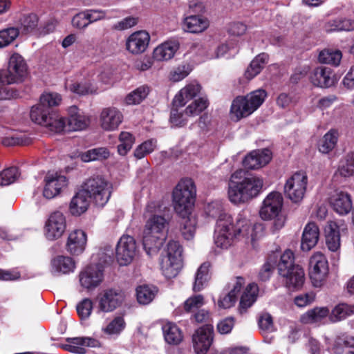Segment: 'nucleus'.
Returning a JSON list of instances; mask_svg holds the SVG:
<instances>
[{"mask_svg": "<svg viewBox=\"0 0 354 354\" xmlns=\"http://www.w3.org/2000/svg\"><path fill=\"white\" fill-rule=\"evenodd\" d=\"M221 211V205L218 202L209 204L206 209L209 216L218 217L214 231V243L218 248L227 249L235 240L250 239L253 242L258 238L257 231L261 230L262 227L261 225H252L247 209L241 211L235 221L230 215Z\"/></svg>", "mask_w": 354, "mask_h": 354, "instance_id": "f257e3e1", "label": "nucleus"}, {"mask_svg": "<svg viewBox=\"0 0 354 354\" xmlns=\"http://www.w3.org/2000/svg\"><path fill=\"white\" fill-rule=\"evenodd\" d=\"M159 209L158 202H149L144 214L145 217L149 215L143 234V247L148 255L156 253L166 239L168 222L163 216L156 214Z\"/></svg>", "mask_w": 354, "mask_h": 354, "instance_id": "f03ea898", "label": "nucleus"}, {"mask_svg": "<svg viewBox=\"0 0 354 354\" xmlns=\"http://www.w3.org/2000/svg\"><path fill=\"white\" fill-rule=\"evenodd\" d=\"M263 185L262 178L250 176L239 183H229L227 195L230 201L234 205L248 203L257 197Z\"/></svg>", "mask_w": 354, "mask_h": 354, "instance_id": "7ed1b4c3", "label": "nucleus"}, {"mask_svg": "<svg viewBox=\"0 0 354 354\" xmlns=\"http://www.w3.org/2000/svg\"><path fill=\"white\" fill-rule=\"evenodd\" d=\"M196 187L190 178L182 179L173 191L174 207L176 214L181 218L191 214L194 204Z\"/></svg>", "mask_w": 354, "mask_h": 354, "instance_id": "20e7f679", "label": "nucleus"}, {"mask_svg": "<svg viewBox=\"0 0 354 354\" xmlns=\"http://www.w3.org/2000/svg\"><path fill=\"white\" fill-rule=\"evenodd\" d=\"M294 254L286 250L281 256L278 263V272L283 278V283L289 289L299 288L304 282L303 268L294 263Z\"/></svg>", "mask_w": 354, "mask_h": 354, "instance_id": "39448f33", "label": "nucleus"}, {"mask_svg": "<svg viewBox=\"0 0 354 354\" xmlns=\"http://www.w3.org/2000/svg\"><path fill=\"white\" fill-rule=\"evenodd\" d=\"M266 95V92L264 90L258 89L245 97H236L231 105L232 118L239 120L251 115L263 104Z\"/></svg>", "mask_w": 354, "mask_h": 354, "instance_id": "423d86ee", "label": "nucleus"}, {"mask_svg": "<svg viewBox=\"0 0 354 354\" xmlns=\"http://www.w3.org/2000/svg\"><path fill=\"white\" fill-rule=\"evenodd\" d=\"M44 186L42 189V197L40 196L39 188L35 190L33 198L37 205H44L46 200H50L59 196L64 188L68 185V180L64 175L55 173H48L44 180Z\"/></svg>", "mask_w": 354, "mask_h": 354, "instance_id": "0eeeda50", "label": "nucleus"}, {"mask_svg": "<svg viewBox=\"0 0 354 354\" xmlns=\"http://www.w3.org/2000/svg\"><path fill=\"white\" fill-rule=\"evenodd\" d=\"M182 247L178 241H170L162 252L160 268L166 278L171 279L178 274L182 267Z\"/></svg>", "mask_w": 354, "mask_h": 354, "instance_id": "6e6552de", "label": "nucleus"}, {"mask_svg": "<svg viewBox=\"0 0 354 354\" xmlns=\"http://www.w3.org/2000/svg\"><path fill=\"white\" fill-rule=\"evenodd\" d=\"M283 198L281 193L272 192L264 198L259 211L263 220L274 219V227L279 230L284 225L285 218L281 215Z\"/></svg>", "mask_w": 354, "mask_h": 354, "instance_id": "1a4fd4ad", "label": "nucleus"}, {"mask_svg": "<svg viewBox=\"0 0 354 354\" xmlns=\"http://www.w3.org/2000/svg\"><path fill=\"white\" fill-rule=\"evenodd\" d=\"M88 198L93 200L99 207H103L109 201L111 196V185L101 176L92 177L88 179L81 188Z\"/></svg>", "mask_w": 354, "mask_h": 354, "instance_id": "9d476101", "label": "nucleus"}, {"mask_svg": "<svg viewBox=\"0 0 354 354\" xmlns=\"http://www.w3.org/2000/svg\"><path fill=\"white\" fill-rule=\"evenodd\" d=\"M30 116L35 123L45 126L53 131L61 132L64 127V121L62 117L40 103L32 107Z\"/></svg>", "mask_w": 354, "mask_h": 354, "instance_id": "9b49d317", "label": "nucleus"}, {"mask_svg": "<svg viewBox=\"0 0 354 354\" xmlns=\"http://www.w3.org/2000/svg\"><path fill=\"white\" fill-rule=\"evenodd\" d=\"M27 74V66L24 58L14 53L9 59L7 69L0 71V82L13 84L21 82Z\"/></svg>", "mask_w": 354, "mask_h": 354, "instance_id": "f8f14e48", "label": "nucleus"}, {"mask_svg": "<svg viewBox=\"0 0 354 354\" xmlns=\"http://www.w3.org/2000/svg\"><path fill=\"white\" fill-rule=\"evenodd\" d=\"M307 184L308 176L306 172H295L286 180L284 193L293 203H299L304 197Z\"/></svg>", "mask_w": 354, "mask_h": 354, "instance_id": "ddd939ff", "label": "nucleus"}, {"mask_svg": "<svg viewBox=\"0 0 354 354\" xmlns=\"http://www.w3.org/2000/svg\"><path fill=\"white\" fill-rule=\"evenodd\" d=\"M328 263L326 257L321 252L314 254L309 263V275L313 286L321 287L328 274Z\"/></svg>", "mask_w": 354, "mask_h": 354, "instance_id": "4468645a", "label": "nucleus"}, {"mask_svg": "<svg viewBox=\"0 0 354 354\" xmlns=\"http://www.w3.org/2000/svg\"><path fill=\"white\" fill-rule=\"evenodd\" d=\"M137 252L136 242L129 235H123L119 239L116 248L115 257L120 266H127L134 259Z\"/></svg>", "mask_w": 354, "mask_h": 354, "instance_id": "2eb2a0df", "label": "nucleus"}, {"mask_svg": "<svg viewBox=\"0 0 354 354\" xmlns=\"http://www.w3.org/2000/svg\"><path fill=\"white\" fill-rule=\"evenodd\" d=\"M214 341V327L205 324L195 330L192 335L193 348L196 354H205Z\"/></svg>", "mask_w": 354, "mask_h": 354, "instance_id": "dca6fc26", "label": "nucleus"}, {"mask_svg": "<svg viewBox=\"0 0 354 354\" xmlns=\"http://www.w3.org/2000/svg\"><path fill=\"white\" fill-rule=\"evenodd\" d=\"M66 228L64 214L55 211L50 214L44 226V235L48 240L54 241L60 238Z\"/></svg>", "mask_w": 354, "mask_h": 354, "instance_id": "f3484780", "label": "nucleus"}, {"mask_svg": "<svg viewBox=\"0 0 354 354\" xmlns=\"http://www.w3.org/2000/svg\"><path fill=\"white\" fill-rule=\"evenodd\" d=\"M125 297V293L119 288L106 289L99 297V308L103 312H111L122 305Z\"/></svg>", "mask_w": 354, "mask_h": 354, "instance_id": "a211bd4d", "label": "nucleus"}, {"mask_svg": "<svg viewBox=\"0 0 354 354\" xmlns=\"http://www.w3.org/2000/svg\"><path fill=\"white\" fill-rule=\"evenodd\" d=\"M342 221H330L326 228V244L328 249L334 252V259H338L341 245L340 231L346 230Z\"/></svg>", "mask_w": 354, "mask_h": 354, "instance_id": "6ab92c4d", "label": "nucleus"}, {"mask_svg": "<svg viewBox=\"0 0 354 354\" xmlns=\"http://www.w3.org/2000/svg\"><path fill=\"white\" fill-rule=\"evenodd\" d=\"M81 286L93 289L100 285L104 277V268L101 264H90L80 273Z\"/></svg>", "mask_w": 354, "mask_h": 354, "instance_id": "aec40b11", "label": "nucleus"}, {"mask_svg": "<svg viewBox=\"0 0 354 354\" xmlns=\"http://www.w3.org/2000/svg\"><path fill=\"white\" fill-rule=\"evenodd\" d=\"M76 268L75 260L68 256L58 255L53 258L50 272L53 276H62L74 272Z\"/></svg>", "mask_w": 354, "mask_h": 354, "instance_id": "412c9836", "label": "nucleus"}, {"mask_svg": "<svg viewBox=\"0 0 354 354\" xmlns=\"http://www.w3.org/2000/svg\"><path fill=\"white\" fill-rule=\"evenodd\" d=\"M68 113L67 124L66 123V120L62 117L64 121V127L61 131H76L86 129L88 124V119L76 106H70L68 109Z\"/></svg>", "mask_w": 354, "mask_h": 354, "instance_id": "4be33fe9", "label": "nucleus"}, {"mask_svg": "<svg viewBox=\"0 0 354 354\" xmlns=\"http://www.w3.org/2000/svg\"><path fill=\"white\" fill-rule=\"evenodd\" d=\"M272 159V152L268 149L250 152L243 160V165L248 169H258L266 165Z\"/></svg>", "mask_w": 354, "mask_h": 354, "instance_id": "5701e85b", "label": "nucleus"}, {"mask_svg": "<svg viewBox=\"0 0 354 354\" xmlns=\"http://www.w3.org/2000/svg\"><path fill=\"white\" fill-rule=\"evenodd\" d=\"M65 86L70 91L80 95L95 93L96 86L90 77H77L75 79H68Z\"/></svg>", "mask_w": 354, "mask_h": 354, "instance_id": "b1692460", "label": "nucleus"}, {"mask_svg": "<svg viewBox=\"0 0 354 354\" xmlns=\"http://www.w3.org/2000/svg\"><path fill=\"white\" fill-rule=\"evenodd\" d=\"M87 236L82 230H75L68 236L66 249L71 255H80L85 250Z\"/></svg>", "mask_w": 354, "mask_h": 354, "instance_id": "393cba45", "label": "nucleus"}, {"mask_svg": "<svg viewBox=\"0 0 354 354\" xmlns=\"http://www.w3.org/2000/svg\"><path fill=\"white\" fill-rule=\"evenodd\" d=\"M123 119L122 113L115 107L104 109L100 117L102 128L105 131H114L121 124Z\"/></svg>", "mask_w": 354, "mask_h": 354, "instance_id": "a878e982", "label": "nucleus"}, {"mask_svg": "<svg viewBox=\"0 0 354 354\" xmlns=\"http://www.w3.org/2000/svg\"><path fill=\"white\" fill-rule=\"evenodd\" d=\"M244 284V279L239 277L232 284V289L227 292H222L218 300V306L220 308H229L233 306L238 298L243 285Z\"/></svg>", "mask_w": 354, "mask_h": 354, "instance_id": "bb28decb", "label": "nucleus"}, {"mask_svg": "<svg viewBox=\"0 0 354 354\" xmlns=\"http://www.w3.org/2000/svg\"><path fill=\"white\" fill-rule=\"evenodd\" d=\"M309 78L310 82L317 87L329 88L334 84L333 70L326 66L315 68Z\"/></svg>", "mask_w": 354, "mask_h": 354, "instance_id": "cd10ccee", "label": "nucleus"}, {"mask_svg": "<svg viewBox=\"0 0 354 354\" xmlns=\"http://www.w3.org/2000/svg\"><path fill=\"white\" fill-rule=\"evenodd\" d=\"M67 342L69 344L62 345V348L76 354H84L86 349L84 346L97 347L100 344L97 339L88 337L68 338Z\"/></svg>", "mask_w": 354, "mask_h": 354, "instance_id": "c85d7f7f", "label": "nucleus"}, {"mask_svg": "<svg viewBox=\"0 0 354 354\" xmlns=\"http://www.w3.org/2000/svg\"><path fill=\"white\" fill-rule=\"evenodd\" d=\"M150 40V37L146 31H138L131 34L127 40V49L133 54L144 52Z\"/></svg>", "mask_w": 354, "mask_h": 354, "instance_id": "c756f323", "label": "nucleus"}, {"mask_svg": "<svg viewBox=\"0 0 354 354\" xmlns=\"http://www.w3.org/2000/svg\"><path fill=\"white\" fill-rule=\"evenodd\" d=\"M333 210L339 215L348 214L353 207L351 196L344 192H337L330 198Z\"/></svg>", "mask_w": 354, "mask_h": 354, "instance_id": "7c9ffc66", "label": "nucleus"}, {"mask_svg": "<svg viewBox=\"0 0 354 354\" xmlns=\"http://www.w3.org/2000/svg\"><path fill=\"white\" fill-rule=\"evenodd\" d=\"M319 237V229L314 222L308 223L304 227L301 243V249L308 252L317 243Z\"/></svg>", "mask_w": 354, "mask_h": 354, "instance_id": "2f4dec72", "label": "nucleus"}, {"mask_svg": "<svg viewBox=\"0 0 354 354\" xmlns=\"http://www.w3.org/2000/svg\"><path fill=\"white\" fill-rule=\"evenodd\" d=\"M201 90V86L197 82H192L183 88L175 96L173 106L182 107L195 97Z\"/></svg>", "mask_w": 354, "mask_h": 354, "instance_id": "473e14b6", "label": "nucleus"}, {"mask_svg": "<svg viewBox=\"0 0 354 354\" xmlns=\"http://www.w3.org/2000/svg\"><path fill=\"white\" fill-rule=\"evenodd\" d=\"M22 33L32 34L36 36L40 35L39 28V18L36 14H22L17 22Z\"/></svg>", "mask_w": 354, "mask_h": 354, "instance_id": "72a5a7b5", "label": "nucleus"}, {"mask_svg": "<svg viewBox=\"0 0 354 354\" xmlns=\"http://www.w3.org/2000/svg\"><path fill=\"white\" fill-rule=\"evenodd\" d=\"M165 341L169 345L177 346L183 339V333L178 326L171 322H166L162 326Z\"/></svg>", "mask_w": 354, "mask_h": 354, "instance_id": "f704fd0d", "label": "nucleus"}, {"mask_svg": "<svg viewBox=\"0 0 354 354\" xmlns=\"http://www.w3.org/2000/svg\"><path fill=\"white\" fill-rule=\"evenodd\" d=\"M208 26V20L200 15H191L185 17L183 21V30L190 33L202 32Z\"/></svg>", "mask_w": 354, "mask_h": 354, "instance_id": "c9c22d12", "label": "nucleus"}, {"mask_svg": "<svg viewBox=\"0 0 354 354\" xmlns=\"http://www.w3.org/2000/svg\"><path fill=\"white\" fill-rule=\"evenodd\" d=\"M90 199L81 189L72 198L69 205V212L75 216H79L85 213L90 205Z\"/></svg>", "mask_w": 354, "mask_h": 354, "instance_id": "e433bc0d", "label": "nucleus"}, {"mask_svg": "<svg viewBox=\"0 0 354 354\" xmlns=\"http://www.w3.org/2000/svg\"><path fill=\"white\" fill-rule=\"evenodd\" d=\"M179 48V42L177 40L167 41L153 50V57L158 61H167L171 59Z\"/></svg>", "mask_w": 354, "mask_h": 354, "instance_id": "4c0bfd02", "label": "nucleus"}, {"mask_svg": "<svg viewBox=\"0 0 354 354\" xmlns=\"http://www.w3.org/2000/svg\"><path fill=\"white\" fill-rule=\"evenodd\" d=\"M330 317V310L327 307H316L308 310L301 316V322L304 324H322Z\"/></svg>", "mask_w": 354, "mask_h": 354, "instance_id": "58836bf2", "label": "nucleus"}, {"mask_svg": "<svg viewBox=\"0 0 354 354\" xmlns=\"http://www.w3.org/2000/svg\"><path fill=\"white\" fill-rule=\"evenodd\" d=\"M210 263L206 261L202 263L197 269L193 284V290L194 292H200L207 286L210 279Z\"/></svg>", "mask_w": 354, "mask_h": 354, "instance_id": "ea45409f", "label": "nucleus"}, {"mask_svg": "<svg viewBox=\"0 0 354 354\" xmlns=\"http://www.w3.org/2000/svg\"><path fill=\"white\" fill-rule=\"evenodd\" d=\"M258 292L259 288L257 285L255 283H250L246 287L240 300L239 305L241 313L243 311H245L254 303L257 297Z\"/></svg>", "mask_w": 354, "mask_h": 354, "instance_id": "a19ab883", "label": "nucleus"}, {"mask_svg": "<svg viewBox=\"0 0 354 354\" xmlns=\"http://www.w3.org/2000/svg\"><path fill=\"white\" fill-rule=\"evenodd\" d=\"M268 59V55L266 53H260L251 62L248 67L245 76L247 79L251 80L257 75L264 67Z\"/></svg>", "mask_w": 354, "mask_h": 354, "instance_id": "79ce46f5", "label": "nucleus"}, {"mask_svg": "<svg viewBox=\"0 0 354 354\" xmlns=\"http://www.w3.org/2000/svg\"><path fill=\"white\" fill-rule=\"evenodd\" d=\"M354 314V305L341 303L337 304L331 310L330 320L332 322H337L346 319L347 317Z\"/></svg>", "mask_w": 354, "mask_h": 354, "instance_id": "37998d69", "label": "nucleus"}, {"mask_svg": "<svg viewBox=\"0 0 354 354\" xmlns=\"http://www.w3.org/2000/svg\"><path fill=\"white\" fill-rule=\"evenodd\" d=\"M339 133L336 129H330L327 132L319 144V151L322 153L331 151L337 145Z\"/></svg>", "mask_w": 354, "mask_h": 354, "instance_id": "c03bdc74", "label": "nucleus"}, {"mask_svg": "<svg viewBox=\"0 0 354 354\" xmlns=\"http://www.w3.org/2000/svg\"><path fill=\"white\" fill-rule=\"evenodd\" d=\"M342 58V53L339 50L325 49L321 51L318 59L321 63L330 64L334 66L339 65Z\"/></svg>", "mask_w": 354, "mask_h": 354, "instance_id": "a18cd8bd", "label": "nucleus"}, {"mask_svg": "<svg viewBox=\"0 0 354 354\" xmlns=\"http://www.w3.org/2000/svg\"><path fill=\"white\" fill-rule=\"evenodd\" d=\"M209 101L205 96L194 100L185 110V115L189 117H194L201 114L207 109Z\"/></svg>", "mask_w": 354, "mask_h": 354, "instance_id": "49530a36", "label": "nucleus"}, {"mask_svg": "<svg viewBox=\"0 0 354 354\" xmlns=\"http://www.w3.org/2000/svg\"><path fill=\"white\" fill-rule=\"evenodd\" d=\"M157 290L147 285L140 286L136 289L138 301L141 304H149L155 297Z\"/></svg>", "mask_w": 354, "mask_h": 354, "instance_id": "de8ad7c7", "label": "nucleus"}, {"mask_svg": "<svg viewBox=\"0 0 354 354\" xmlns=\"http://www.w3.org/2000/svg\"><path fill=\"white\" fill-rule=\"evenodd\" d=\"M180 231L183 237L187 240L192 239L195 234L196 221V218L190 215L187 217L181 218Z\"/></svg>", "mask_w": 354, "mask_h": 354, "instance_id": "09e8293b", "label": "nucleus"}, {"mask_svg": "<svg viewBox=\"0 0 354 354\" xmlns=\"http://www.w3.org/2000/svg\"><path fill=\"white\" fill-rule=\"evenodd\" d=\"M149 92L148 86H141L129 93L125 98V102L129 105L140 104L147 96Z\"/></svg>", "mask_w": 354, "mask_h": 354, "instance_id": "8fccbe9b", "label": "nucleus"}, {"mask_svg": "<svg viewBox=\"0 0 354 354\" xmlns=\"http://www.w3.org/2000/svg\"><path fill=\"white\" fill-rule=\"evenodd\" d=\"M119 141L118 151L120 155L124 156L132 148L135 138L129 132L122 131L119 135Z\"/></svg>", "mask_w": 354, "mask_h": 354, "instance_id": "3c124183", "label": "nucleus"}, {"mask_svg": "<svg viewBox=\"0 0 354 354\" xmlns=\"http://www.w3.org/2000/svg\"><path fill=\"white\" fill-rule=\"evenodd\" d=\"M125 326L123 317L118 316L111 320L102 330L107 335H118L124 329Z\"/></svg>", "mask_w": 354, "mask_h": 354, "instance_id": "603ef678", "label": "nucleus"}, {"mask_svg": "<svg viewBox=\"0 0 354 354\" xmlns=\"http://www.w3.org/2000/svg\"><path fill=\"white\" fill-rule=\"evenodd\" d=\"M19 176V172L17 167H8L0 172V185H10L14 183Z\"/></svg>", "mask_w": 354, "mask_h": 354, "instance_id": "864d4df0", "label": "nucleus"}, {"mask_svg": "<svg viewBox=\"0 0 354 354\" xmlns=\"http://www.w3.org/2000/svg\"><path fill=\"white\" fill-rule=\"evenodd\" d=\"M157 146V141L155 139H150L143 142L138 145L135 151L134 156L138 159H141L154 151Z\"/></svg>", "mask_w": 354, "mask_h": 354, "instance_id": "5fc2aeb1", "label": "nucleus"}, {"mask_svg": "<svg viewBox=\"0 0 354 354\" xmlns=\"http://www.w3.org/2000/svg\"><path fill=\"white\" fill-rule=\"evenodd\" d=\"M17 28L10 27L0 30V48L10 44L19 35Z\"/></svg>", "mask_w": 354, "mask_h": 354, "instance_id": "6e6d98bb", "label": "nucleus"}, {"mask_svg": "<svg viewBox=\"0 0 354 354\" xmlns=\"http://www.w3.org/2000/svg\"><path fill=\"white\" fill-rule=\"evenodd\" d=\"M62 101L61 95L57 93H45L40 97L39 103L50 111L53 106H58Z\"/></svg>", "mask_w": 354, "mask_h": 354, "instance_id": "4d7b16f0", "label": "nucleus"}, {"mask_svg": "<svg viewBox=\"0 0 354 354\" xmlns=\"http://www.w3.org/2000/svg\"><path fill=\"white\" fill-rule=\"evenodd\" d=\"M2 144L6 147H13L16 145H23L28 144L27 138L25 135L19 133H13L2 138Z\"/></svg>", "mask_w": 354, "mask_h": 354, "instance_id": "13d9d810", "label": "nucleus"}, {"mask_svg": "<svg viewBox=\"0 0 354 354\" xmlns=\"http://www.w3.org/2000/svg\"><path fill=\"white\" fill-rule=\"evenodd\" d=\"M354 174V166L346 158L339 162L337 170L335 171L334 177L341 176L347 178Z\"/></svg>", "mask_w": 354, "mask_h": 354, "instance_id": "bf43d9fd", "label": "nucleus"}, {"mask_svg": "<svg viewBox=\"0 0 354 354\" xmlns=\"http://www.w3.org/2000/svg\"><path fill=\"white\" fill-rule=\"evenodd\" d=\"M189 52L198 56L201 61L212 59L209 57V55H212V50H209L207 46L201 43L192 44L190 46Z\"/></svg>", "mask_w": 354, "mask_h": 354, "instance_id": "052dcab7", "label": "nucleus"}, {"mask_svg": "<svg viewBox=\"0 0 354 354\" xmlns=\"http://www.w3.org/2000/svg\"><path fill=\"white\" fill-rule=\"evenodd\" d=\"M192 70V66L188 64L180 65L171 72L170 80L173 82H179L185 78Z\"/></svg>", "mask_w": 354, "mask_h": 354, "instance_id": "680f3d73", "label": "nucleus"}, {"mask_svg": "<svg viewBox=\"0 0 354 354\" xmlns=\"http://www.w3.org/2000/svg\"><path fill=\"white\" fill-rule=\"evenodd\" d=\"M204 304V298L201 295H197L188 298L184 304L187 312H194Z\"/></svg>", "mask_w": 354, "mask_h": 354, "instance_id": "e2e57ef3", "label": "nucleus"}, {"mask_svg": "<svg viewBox=\"0 0 354 354\" xmlns=\"http://www.w3.org/2000/svg\"><path fill=\"white\" fill-rule=\"evenodd\" d=\"M260 330L263 333H272L274 331V326L273 324L272 317L268 313L262 314L258 321Z\"/></svg>", "mask_w": 354, "mask_h": 354, "instance_id": "0e129e2a", "label": "nucleus"}, {"mask_svg": "<svg viewBox=\"0 0 354 354\" xmlns=\"http://www.w3.org/2000/svg\"><path fill=\"white\" fill-rule=\"evenodd\" d=\"M77 312L81 319H87L93 310V303L89 299H84L76 307Z\"/></svg>", "mask_w": 354, "mask_h": 354, "instance_id": "69168bd1", "label": "nucleus"}, {"mask_svg": "<svg viewBox=\"0 0 354 354\" xmlns=\"http://www.w3.org/2000/svg\"><path fill=\"white\" fill-rule=\"evenodd\" d=\"M177 107L178 106H174L171 109L170 122L174 126L183 127L187 122V115H185V112L183 113L182 111H180Z\"/></svg>", "mask_w": 354, "mask_h": 354, "instance_id": "338daca9", "label": "nucleus"}, {"mask_svg": "<svg viewBox=\"0 0 354 354\" xmlns=\"http://www.w3.org/2000/svg\"><path fill=\"white\" fill-rule=\"evenodd\" d=\"M330 30L351 31L354 30V21L348 19H343L333 21Z\"/></svg>", "mask_w": 354, "mask_h": 354, "instance_id": "774afa93", "label": "nucleus"}]
</instances>
